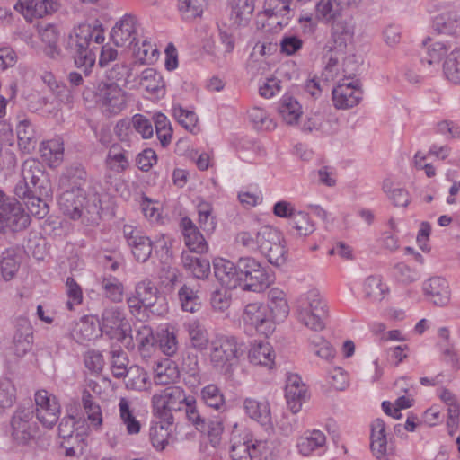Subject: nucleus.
<instances>
[{
	"mask_svg": "<svg viewBox=\"0 0 460 460\" xmlns=\"http://www.w3.org/2000/svg\"><path fill=\"white\" fill-rule=\"evenodd\" d=\"M298 236H307L314 231V225L307 213L297 211L289 222Z\"/></svg>",
	"mask_w": 460,
	"mask_h": 460,
	"instance_id": "nucleus-53",
	"label": "nucleus"
},
{
	"mask_svg": "<svg viewBox=\"0 0 460 460\" xmlns=\"http://www.w3.org/2000/svg\"><path fill=\"white\" fill-rule=\"evenodd\" d=\"M181 226L184 243L189 248L190 253H206L208 250V243L195 224L189 217H183L181 222Z\"/></svg>",
	"mask_w": 460,
	"mask_h": 460,
	"instance_id": "nucleus-22",
	"label": "nucleus"
},
{
	"mask_svg": "<svg viewBox=\"0 0 460 460\" xmlns=\"http://www.w3.org/2000/svg\"><path fill=\"white\" fill-rule=\"evenodd\" d=\"M30 216L24 213L19 202L4 199L0 192V232L4 233L6 228L13 232L22 231L30 225Z\"/></svg>",
	"mask_w": 460,
	"mask_h": 460,
	"instance_id": "nucleus-12",
	"label": "nucleus"
},
{
	"mask_svg": "<svg viewBox=\"0 0 460 460\" xmlns=\"http://www.w3.org/2000/svg\"><path fill=\"white\" fill-rule=\"evenodd\" d=\"M58 205L61 211L71 219L76 220L92 213L95 206H90L83 188L65 189L61 193Z\"/></svg>",
	"mask_w": 460,
	"mask_h": 460,
	"instance_id": "nucleus-13",
	"label": "nucleus"
},
{
	"mask_svg": "<svg viewBox=\"0 0 460 460\" xmlns=\"http://www.w3.org/2000/svg\"><path fill=\"white\" fill-rule=\"evenodd\" d=\"M257 248L270 263L273 265H282L286 261L287 251L283 244V237L277 229L263 226L256 233Z\"/></svg>",
	"mask_w": 460,
	"mask_h": 460,
	"instance_id": "nucleus-7",
	"label": "nucleus"
},
{
	"mask_svg": "<svg viewBox=\"0 0 460 460\" xmlns=\"http://www.w3.org/2000/svg\"><path fill=\"white\" fill-rule=\"evenodd\" d=\"M19 270V263L13 254L3 256L0 261V275L4 281L13 279Z\"/></svg>",
	"mask_w": 460,
	"mask_h": 460,
	"instance_id": "nucleus-64",
	"label": "nucleus"
},
{
	"mask_svg": "<svg viewBox=\"0 0 460 460\" xmlns=\"http://www.w3.org/2000/svg\"><path fill=\"white\" fill-rule=\"evenodd\" d=\"M456 45L453 44L450 40L438 41L428 49V58L421 59V63L427 62L428 65L438 64L441 58L447 53L451 52Z\"/></svg>",
	"mask_w": 460,
	"mask_h": 460,
	"instance_id": "nucleus-49",
	"label": "nucleus"
},
{
	"mask_svg": "<svg viewBox=\"0 0 460 460\" xmlns=\"http://www.w3.org/2000/svg\"><path fill=\"white\" fill-rule=\"evenodd\" d=\"M173 116L178 122L184 127L187 130L194 132L197 128L198 117L194 111L185 110L181 106H173L172 108Z\"/></svg>",
	"mask_w": 460,
	"mask_h": 460,
	"instance_id": "nucleus-57",
	"label": "nucleus"
},
{
	"mask_svg": "<svg viewBox=\"0 0 460 460\" xmlns=\"http://www.w3.org/2000/svg\"><path fill=\"white\" fill-rule=\"evenodd\" d=\"M249 117L254 128L260 130H272L276 123L266 111L261 108L254 107L249 112Z\"/></svg>",
	"mask_w": 460,
	"mask_h": 460,
	"instance_id": "nucleus-55",
	"label": "nucleus"
},
{
	"mask_svg": "<svg viewBox=\"0 0 460 460\" xmlns=\"http://www.w3.org/2000/svg\"><path fill=\"white\" fill-rule=\"evenodd\" d=\"M155 341L153 330L149 326L142 325L137 331L136 341L138 344V349L143 357L149 356Z\"/></svg>",
	"mask_w": 460,
	"mask_h": 460,
	"instance_id": "nucleus-51",
	"label": "nucleus"
},
{
	"mask_svg": "<svg viewBox=\"0 0 460 460\" xmlns=\"http://www.w3.org/2000/svg\"><path fill=\"white\" fill-rule=\"evenodd\" d=\"M155 126L162 146H167L172 139V133L169 120L164 114H157L155 118Z\"/></svg>",
	"mask_w": 460,
	"mask_h": 460,
	"instance_id": "nucleus-62",
	"label": "nucleus"
},
{
	"mask_svg": "<svg viewBox=\"0 0 460 460\" xmlns=\"http://www.w3.org/2000/svg\"><path fill=\"white\" fill-rule=\"evenodd\" d=\"M182 388L179 386H167L152 396V406L155 416L164 424L172 425L173 422L172 411L183 410L187 398Z\"/></svg>",
	"mask_w": 460,
	"mask_h": 460,
	"instance_id": "nucleus-4",
	"label": "nucleus"
},
{
	"mask_svg": "<svg viewBox=\"0 0 460 460\" xmlns=\"http://www.w3.org/2000/svg\"><path fill=\"white\" fill-rule=\"evenodd\" d=\"M237 361V341L232 336H217L211 341L210 362L221 372L227 373Z\"/></svg>",
	"mask_w": 460,
	"mask_h": 460,
	"instance_id": "nucleus-11",
	"label": "nucleus"
},
{
	"mask_svg": "<svg viewBox=\"0 0 460 460\" xmlns=\"http://www.w3.org/2000/svg\"><path fill=\"white\" fill-rule=\"evenodd\" d=\"M140 23L132 14L123 15L113 26L111 38L118 47L132 48L138 41Z\"/></svg>",
	"mask_w": 460,
	"mask_h": 460,
	"instance_id": "nucleus-15",
	"label": "nucleus"
},
{
	"mask_svg": "<svg viewBox=\"0 0 460 460\" xmlns=\"http://www.w3.org/2000/svg\"><path fill=\"white\" fill-rule=\"evenodd\" d=\"M292 0H265L263 12L268 17L285 16L290 11Z\"/></svg>",
	"mask_w": 460,
	"mask_h": 460,
	"instance_id": "nucleus-58",
	"label": "nucleus"
},
{
	"mask_svg": "<svg viewBox=\"0 0 460 460\" xmlns=\"http://www.w3.org/2000/svg\"><path fill=\"white\" fill-rule=\"evenodd\" d=\"M19 148L26 154L31 153L37 146L38 136L30 120L22 119L16 126Z\"/></svg>",
	"mask_w": 460,
	"mask_h": 460,
	"instance_id": "nucleus-32",
	"label": "nucleus"
},
{
	"mask_svg": "<svg viewBox=\"0 0 460 460\" xmlns=\"http://www.w3.org/2000/svg\"><path fill=\"white\" fill-rule=\"evenodd\" d=\"M181 261L184 269L190 271L196 279H205L210 273L209 261L193 256L190 252H183L181 253Z\"/></svg>",
	"mask_w": 460,
	"mask_h": 460,
	"instance_id": "nucleus-35",
	"label": "nucleus"
},
{
	"mask_svg": "<svg viewBox=\"0 0 460 460\" xmlns=\"http://www.w3.org/2000/svg\"><path fill=\"white\" fill-rule=\"evenodd\" d=\"M129 152L119 145H112L105 159L106 167L114 172L122 173L129 167Z\"/></svg>",
	"mask_w": 460,
	"mask_h": 460,
	"instance_id": "nucleus-33",
	"label": "nucleus"
},
{
	"mask_svg": "<svg viewBox=\"0 0 460 460\" xmlns=\"http://www.w3.org/2000/svg\"><path fill=\"white\" fill-rule=\"evenodd\" d=\"M102 288L104 296L113 303H119L123 299L124 287L123 284L115 277L103 278L102 281Z\"/></svg>",
	"mask_w": 460,
	"mask_h": 460,
	"instance_id": "nucleus-48",
	"label": "nucleus"
},
{
	"mask_svg": "<svg viewBox=\"0 0 460 460\" xmlns=\"http://www.w3.org/2000/svg\"><path fill=\"white\" fill-rule=\"evenodd\" d=\"M243 407L247 415L252 420L265 425L270 420V409L267 401H257L253 398H246Z\"/></svg>",
	"mask_w": 460,
	"mask_h": 460,
	"instance_id": "nucleus-36",
	"label": "nucleus"
},
{
	"mask_svg": "<svg viewBox=\"0 0 460 460\" xmlns=\"http://www.w3.org/2000/svg\"><path fill=\"white\" fill-rule=\"evenodd\" d=\"M87 173L81 166L71 167L66 173L61 178L60 184L64 189H79L83 188L86 183Z\"/></svg>",
	"mask_w": 460,
	"mask_h": 460,
	"instance_id": "nucleus-44",
	"label": "nucleus"
},
{
	"mask_svg": "<svg viewBox=\"0 0 460 460\" xmlns=\"http://www.w3.org/2000/svg\"><path fill=\"white\" fill-rule=\"evenodd\" d=\"M191 344L194 348L203 350L208 345V338L206 329L198 322L190 321L186 324Z\"/></svg>",
	"mask_w": 460,
	"mask_h": 460,
	"instance_id": "nucleus-46",
	"label": "nucleus"
},
{
	"mask_svg": "<svg viewBox=\"0 0 460 460\" xmlns=\"http://www.w3.org/2000/svg\"><path fill=\"white\" fill-rule=\"evenodd\" d=\"M275 352L271 345L267 341H255L248 353L251 363L254 365L264 366L271 369L275 365Z\"/></svg>",
	"mask_w": 460,
	"mask_h": 460,
	"instance_id": "nucleus-27",
	"label": "nucleus"
},
{
	"mask_svg": "<svg viewBox=\"0 0 460 460\" xmlns=\"http://www.w3.org/2000/svg\"><path fill=\"white\" fill-rule=\"evenodd\" d=\"M434 29L440 34L452 38L453 44L460 46V14L455 11H449L438 14L433 20Z\"/></svg>",
	"mask_w": 460,
	"mask_h": 460,
	"instance_id": "nucleus-21",
	"label": "nucleus"
},
{
	"mask_svg": "<svg viewBox=\"0 0 460 460\" xmlns=\"http://www.w3.org/2000/svg\"><path fill=\"white\" fill-rule=\"evenodd\" d=\"M358 80L343 82L332 90L334 106L338 109H349L356 106L362 99Z\"/></svg>",
	"mask_w": 460,
	"mask_h": 460,
	"instance_id": "nucleus-19",
	"label": "nucleus"
},
{
	"mask_svg": "<svg viewBox=\"0 0 460 460\" xmlns=\"http://www.w3.org/2000/svg\"><path fill=\"white\" fill-rule=\"evenodd\" d=\"M102 333L110 339L116 340L125 346L131 344L130 325L126 320L123 311L117 306L105 308L100 320Z\"/></svg>",
	"mask_w": 460,
	"mask_h": 460,
	"instance_id": "nucleus-8",
	"label": "nucleus"
},
{
	"mask_svg": "<svg viewBox=\"0 0 460 460\" xmlns=\"http://www.w3.org/2000/svg\"><path fill=\"white\" fill-rule=\"evenodd\" d=\"M119 420L121 423L125 425L127 433L128 435L138 434L141 429V424L140 421L137 420L131 403L127 398L121 397L119 399Z\"/></svg>",
	"mask_w": 460,
	"mask_h": 460,
	"instance_id": "nucleus-37",
	"label": "nucleus"
},
{
	"mask_svg": "<svg viewBox=\"0 0 460 460\" xmlns=\"http://www.w3.org/2000/svg\"><path fill=\"white\" fill-rule=\"evenodd\" d=\"M42 80L61 102L70 103L72 102L70 91L66 85L58 84L51 73H46L42 76Z\"/></svg>",
	"mask_w": 460,
	"mask_h": 460,
	"instance_id": "nucleus-56",
	"label": "nucleus"
},
{
	"mask_svg": "<svg viewBox=\"0 0 460 460\" xmlns=\"http://www.w3.org/2000/svg\"><path fill=\"white\" fill-rule=\"evenodd\" d=\"M135 293L140 298L146 310H149V312L157 315H163L167 312L166 305L159 304L156 307L161 297L157 287L149 279L137 282Z\"/></svg>",
	"mask_w": 460,
	"mask_h": 460,
	"instance_id": "nucleus-18",
	"label": "nucleus"
},
{
	"mask_svg": "<svg viewBox=\"0 0 460 460\" xmlns=\"http://www.w3.org/2000/svg\"><path fill=\"white\" fill-rule=\"evenodd\" d=\"M237 264L230 261L218 259L214 262V274L218 281L227 288H234L239 283Z\"/></svg>",
	"mask_w": 460,
	"mask_h": 460,
	"instance_id": "nucleus-25",
	"label": "nucleus"
},
{
	"mask_svg": "<svg viewBox=\"0 0 460 460\" xmlns=\"http://www.w3.org/2000/svg\"><path fill=\"white\" fill-rule=\"evenodd\" d=\"M94 96L96 102L110 113H118L126 105L125 93L114 82H100L94 91Z\"/></svg>",
	"mask_w": 460,
	"mask_h": 460,
	"instance_id": "nucleus-14",
	"label": "nucleus"
},
{
	"mask_svg": "<svg viewBox=\"0 0 460 460\" xmlns=\"http://www.w3.org/2000/svg\"><path fill=\"white\" fill-rule=\"evenodd\" d=\"M133 56L136 60L141 64H151L157 57L158 49L147 39L142 40L141 46L137 45V41L132 46Z\"/></svg>",
	"mask_w": 460,
	"mask_h": 460,
	"instance_id": "nucleus-43",
	"label": "nucleus"
},
{
	"mask_svg": "<svg viewBox=\"0 0 460 460\" xmlns=\"http://www.w3.org/2000/svg\"><path fill=\"white\" fill-rule=\"evenodd\" d=\"M42 195H28L25 199H28V201L26 202V207L29 210V212L38 217V218H43L45 217L49 213V205L41 198Z\"/></svg>",
	"mask_w": 460,
	"mask_h": 460,
	"instance_id": "nucleus-61",
	"label": "nucleus"
},
{
	"mask_svg": "<svg viewBox=\"0 0 460 460\" xmlns=\"http://www.w3.org/2000/svg\"><path fill=\"white\" fill-rule=\"evenodd\" d=\"M278 111L283 121L288 126L298 125L303 114L302 106L290 95H284L281 98Z\"/></svg>",
	"mask_w": 460,
	"mask_h": 460,
	"instance_id": "nucleus-31",
	"label": "nucleus"
},
{
	"mask_svg": "<svg viewBox=\"0 0 460 460\" xmlns=\"http://www.w3.org/2000/svg\"><path fill=\"white\" fill-rule=\"evenodd\" d=\"M202 401L210 408L220 410L225 406V398L220 389L213 384L208 385L201 390Z\"/></svg>",
	"mask_w": 460,
	"mask_h": 460,
	"instance_id": "nucleus-50",
	"label": "nucleus"
},
{
	"mask_svg": "<svg viewBox=\"0 0 460 460\" xmlns=\"http://www.w3.org/2000/svg\"><path fill=\"white\" fill-rule=\"evenodd\" d=\"M364 298L373 304L380 303L389 292L388 286L379 275H370L362 283Z\"/></svg>",
	"mask_w": 460,
	"mask_h": 460,
	"instance_id": "nucleus-26",
	"label": "nucleus"
},
{
	"mask_svg": "<svg viewBox=\"0 0 460 460\" xmlns=\"http://www.w3.org/2000/svg\"><path fill=\"white\" fill-rule=\"evenodd\" d=\"M241 319L243 324L254 329L258 333L269 336L275 330L276 322L270 313V308L263 303H249L243 308Z\"/></svg>",
	"mask_w": 460,
	"mask_h": 460,
	"instance_id": "nucleus-10",
	"label": "nucleus"
},
{
	"mask_svg": "<svg viewBox=\"0 0 460 460\" xmlns=\"http://www.w3.org/2000/svg\"><path fill=\"white\" fill-rule=\"evenodd\" d=\"M63 150L62 144L54 139L43 142L40 147L41 157L50 166H55L62 160Z\"/></svg>",
	"mask_w": 460,
	"mask_h": 460,
	"instance_id": "nucleus-41",
	"label": "nucleus"
},
{
	"mask_svg": "<svg viewBox=\"0 0 460 460\" xmlns=\"http://www.w3.org/2000/svg\"><path fill=\"white\" fill-rule=\"evenodd\" d=\"M139 84L150 93H157L164 87L163 77L153 68H146L141 73Z\"/></svg>",
	"mask_w": 460,
	"mask_h": 460,
	"instance_id": "nucleus-42",
	"label": "nucleus"
},
{
	"mask_svg": "<svg viewBox=\"0 0 460 460\" xmlns=\"http://www.w3.org/2000/svg\"><path fill=\"white\" fill-rule=\"evenodd\" d=\"M443 72L448 81L460 84V46L454 48L446 58Z\"/></svg>",
	"mask_w": 460,
	"mask_h": 460,
	"instance_id": "nucleus-39",
	"label": "nucleus"
},
{
	"mask_svg": "<svg viewBox=\"0 0 460 460\" xmlns=\"http://www.w3.org/2000/svg\"><path fill=\"white\" fill-rule=\"evenodd\" d=\"M15 387L9 378L0 379V408H8L15 401Z\"/></svg>",
	"mask_w": 460,
	"mask_h": 460,
	"instance_id": "nucleus-63",
	"label": "nucleus"
},
{
	"mask_svg": "<svg viewBox=\"0 0 460 460\" xmlns=\"http://www.w3.org/2000/svg\"><path fill=\"white\" fill-rule=\"evenodd\" d=\"M239 281H242V289L260 293L270 284L266 270L261 264L252 257H242L237 261Z\"/></svg>",
	"mask_w": 460,
	"mask_h": 460,
	"instance_id": "nucleus-5",
	"label": "nucleus"
},
{
	"mask_svg": "<svg viewBox=\"0 0 460 460\" xmlns=\"http://www.w3.org/2000/svg\"><path fill=\"white\" fill-rule=\"evenodd\" d=\"M32 343L33 332L30 321L25 317L17 318L13 337V353L18 357H23L31 349Z\"/></svg>",
	"mask_w": 460,
	"mask_h": 460,
	"instance_id": "nucleus-20",
	"label": "nucleus"
},
{
	"mask_svg": "<svg viewBox=\"0 0 460 460\" xmlns=\"http://www.w3.org/2000/svg\"><path fill=\"white\" fill-rule=\"evenodd\" d=\"M354 26L344 19L332 22L330 39L325 43V51L345 53L347 45L353 40Z\"/></svg>",
	"mask_w": 460,
	"mask_h": 460,
	"instance_id": "nucleus-17",
	"label": "nucleus"
},
{
	"mask_svg": "<svg viewBox=\"0 0 460 460\" xmlns=\"http://www.w3.org/2000/svg\"><path fill=\"white\" fill-rule=\"evenodd\" d=\"M93 32L90 26H79L69 35L66 50L74 59L75 66L83 69L85 76H89L95 64V54L90 48Z\"/></svg>",
	"mask_w": 460,
	"mask_h": 460,
	"instance_id": "nucleus-1",
	"label": "nucleus"
},
{
	"mask_svg": "<svg viewBox=\"0 0 460 460\" xmlns=\"http://www.w3.org/2000/svg\"><path fill=\"white\" fill-rule=\"evenodd\" d=\"M82 403L92 425L97 429L100 428L102 424L101 407L94 402L92 394L86 390L83 392Z\"/></svg>",
	"mask_w": 460,
	"mask_h": 460,
	"instance_id": "nucleus-47",
	"label": "nucleus"
},
{
	"mask_svg": "<svg viewBox=\"0 0 460 460\" xmlns=\"http://www.w3.org/2000/svg\"><path fill=\"white\" fill-rule=\"evenodd\" d=\"M129 246L137 261L146 262L152 253V242L144 235L131 241Z\"/></svg>",
	"mask_w": 460,
	"mask_h": 460,
	"instance_id": "nucleus-54",
	"label": "nucleus"
},
{
	"mask_svg": "<svg viewBox=\"0 0 460 460\" xmlns=\"http://www.w3.org/2000/svg\"><path fill=\"white\" fill-rule=\"evenodd\" d=\"M343 11L338 0H320L315 6L317 19L325 22L340 20Z\"/></svg>",
	"mask_w": 460,
	"mask_h": 460,
	"instance_id": "nucleus-38",
	"label": "nucleus"
},
{
	"mask_svg": "<svg viewBox=\"0 0 460 460\" xmlns=\"http://www.w3.org/2000/svg\"><path fill=\"white\" fill-rule=\"evenodd\" d=\"M77 332L84 341H91L100 337L102 333L100 320L92 315L82 317L77 323Z\"/></svg>",
	"mask_w": 460,
	"mask_h": 460,
	"instance_id": "nucleus-40",
	"label": "nucleus"
},
{
	"mask_svg": "<svg viewBox=\"0 0 460 460\" xmlns=\"http://www.w3.org/2000/svg\"><path fill=\"white\" fill-rule=\"evenodd\" d=\"M230 444V456L233 460H252L268 450L267 441L253 440L251 433L237 429V425H234L232 431Z\"/></svg>",
	"mask_w": 460,
	"mask_h": 460,
	"instance_id": "nucleus-6",
	"label": "nucleus"
},
{
	"mask_svg": "<svg viewBox=\"0 0 460 460\" xmlns=\"http://www.w3.org/2000/svg\"><path fill=\"white\" fill-rule=\"evenodd\" d=\"M326 305L319 292L315 289L301 295L296 305V312L299 323L307 328L318 332L324 329Z\"/></svg>",
	"mask_w": 460,
	"mask_h": 460,
	"instance_id": "nucleus-2",
	"label": "nucleus"
},
{
	"mask_svg": "<svg viewBox=\"0 0 460 460\" xmlns=\"http://www.w3.org/2000/svg\"><path fill=\"white\" fill-rule=\"evenodd\" d=\"M199 431L206 434L210 442L215 446L219 443L221 434L223 432V425L221 421L216 420H205L201 421L199 427Z\"/></svg>",
	"mask_w": 460,
	"mask_h": 460,
	"instance_id": "nucleus-60",
	"label": "nucleus"
},
{
	"mask_svg": "<svg viewBox=\"0 0 460 460\" xmlns=\"http://www.w3.org/2000/svg\"><path fill=\"white\" fill-rule=\"evenodd\" d=\"M34 409L38 420L47 429H51L57 423L60 405L55 396L49 394L46 390L38 391L35 394Z\"/></svg>",
	"mask_w": 460,
	"mask_h": 460,
	"instance_id": "nucleus-16",
	"label": "nucleus"
},
{
	"mask_svg": "<svg viewBox=\"0 0 460 460\" xmlns=\"http://www.w3.org/2000/svg\"><path fill=\"white\" fill-rule=\"evenodd\" d=\"M34 415L33 404L19 406L14 411L11 419V435L16 443L26 445L36 438L38 426Z\"/></svg>",
	"mask_w": 460,
	"mask_h": 460,
	"instance_id": "nucleus-9",
	"label": "nucleus"
},
{
	"mask_svg": "<svg viewBox=\"0 0 460 460\" xmlns=\"http://www.w3.org/2000/svg\"><path fill=\"white\" fill-rule=\"evenodd\" d=\"M270 313L274 321L280 322L287 318L289 313V305L286 293L278 288H272L268 292V304Z\"/></svg>",
	"mask_w": 460,
	"mask_h": 460,
	"instance_id": "nucleus-28",
	"label": "nucleus"
},
{
	"mask_svg": "<svg viewBox=\"0 0 460 460\" xmlns=\"http://www.w3.org/2000/svg\"><path fill=\"white\" fill-rule=\"evenodd\" d=\"M124 377L127 379L126 385L128 388L137 391L147 389L148 375L142 367H130Z\"/></svg>",
	"mask_w": 460,
	"mask_h": 460,
	"instance_id": "nucleus-45",
	"label": "nucleus"
},
{
	"mask_svg": "<svg viewBox=\"0 0 460 460\" xmlns=\"http://www.w3.org/2000/svg\"><path fill=\"white\" fill-rule=\"evenodd\" d=\"M306 386L297 375H289L286 384V399L293 413L300 411L303 402L306 397Z\"/></svg>",
	"mask_w": 460,
	"mask_h": 460,
	"instance_id": "nucleus-23",
	"label": "nucleus"
},
{
	"mask_svg": "<svg viewBox=\"0 0 460 460\" xmlns=\"http://www.w3.org/2000/svg\"><path fill=\"white\" fill-rule=\"evenodd\" d=\"M230 18L236 26H245L254 11L253 0H231Z\"/></svg>",
	"mask_w": 460,
	"mask_h": 460,
	"instance_id": "nucleus-34",
	"label": "nucleus"
},
{
	"mask_svg": "<svg viewBox=\"0 0 460 460\" xmlns=\"http://www.w3.org/2000/svg\"><path fill=\"white\" fill-rule=\"evenodd\" d=\"M326 444V436L323 432L314 429L307 431L297 438L296 448L303 456H309Z\"/></svg>",
	"mask_w": 460,
	"mask_h": 460,
	"instance_id": "nucleus-29",
	"label": "nucleus"
},
{
	"mask_svg": "<svg viewBox=\"0 0 460 460\" xmlns=\"http://www.w3.org/2000/svg\"><path fill=\"white\" fill-rule=\"evenodd\" d=\"M22 180L17 183L14 192L20 199L28 195H48V181L42 164L36 159L25 160L22 164Z\"/></svg>",
	"mask_w": 460,
	"mask_h": 460,
	"instance_id": "nucleus-3",
	"label": "nucleus"
},
{
	"mask_svg": "<svg viewBox=\"0 0 460 460\" xmlns=\"http://www.w3.org/2000/svg\"><path fill=\"white\" fill-rule=\"evenodd\" d=\"M371 450L379 460H385L387 439L385 423L381 419L375 420L371 424Z\"/></svg>",
	"mask_w": 460,
	"mask_h": 460,
	"instance_id": "nucleus-30",
	"label": "nucleus"
},
{
	"mask_svg": "<svg viewBox=\"0 0 460 460\" xmlns=\"http://www.w3.org/2000/svg\"><path fill=\"white\" fill-rule=\"evenodd\" d=\"M179 298L181 307L184 311L195 313L200 308V299L192 288L187 285H183L179 290Z\"/></svg>",
	"mask_w": 460,
	"mask_h": 460,
	"instance_id": "nucleus-52",
	"label": "nucleus"
},
{
	"mask_svg": "<svg viewBox=\"0 0 460 460\" xmlns=\"http://www.w3.org/2000/svg\"><path fill=\"white\" fill-rule=\"evenodd\" d=\"M424 293L429 296L435 305L444 306L447 305L450 299V291L446 279L434 277L425 282Z\"/></svg>",
	"mask_w": 460,
	"mask_h": 460,
	"instance_id": "nucleus-24",
	"label": "nucleus"
},
{
	"mask_svg": "<svg viewBox=\"0 0 460 460\" xmlns=\"http://www.w3.org/2000/svg\"><path fill=\"white\" fill-rule=\"evenodd\" d=\"M212 208L210 204L200 202L198 206L199 224L200 228L207 232L211 233L216 227L215 217L211 215Z\"/></svg>",
	"mask_w": 460,
	"mask_h": 460,
	"instance_id": "nucleus-59",
	"label": "nucleus"
}]
</instances>
